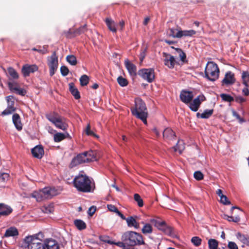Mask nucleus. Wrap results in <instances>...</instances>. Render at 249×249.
<instances>
[{
	"label": "nucleus",
	"instance_id": "1",
	"mask_svg": "<svg viewBox=\"0 0 249 249\" xmlns=\"http://www.w3.org/2000/svg\"><path fill=\"white\" fill-rule=\"evenodd\" d=\"M43 234L39 232L37 234L29 235L24 239V243L27 249H44Z\"/></svg>",
	"mask_w": 249,
	"mask_h": 249
},
{
	"label": "nucleus",
	"instance_id": "2",
	"mask_svg": "<svg viewBox=\"0 0 249 249\" xmlns=\"http://www.w3.org/2000/svg\"><path fill=\"white\" fill-rule=\"evenodd\" d=\"M74 186L78 191L90 192L92 190V181L86 175H79L73 180Z\"/></svg>",
	"mask_w": 249,
	"mask_h": 249
},
{
	"label": "nucleus",
	"instance_id": "3",
	"mask_svg": "<svg viewBox=\"0 0 249 249\" xmlns=\"http://www.w3.org/2000/svg\"><path fill=\"white\" fill-rule=\"evenodd\" d=\"M135 103V107L131 109L132 114L146 124L148 113L145 103L140 98H136Z\"/></svg>",
	"mask_w": 249,
	"mask_h": 249
},
{
	"label": "nucleus",
	"instance_id": "4",
	"mask_svg": "<svg viewBox=\"0 0 249 249\" xmlns=\"http://www.w3.org/2000/svg\"><path fill=\"white\" fill-rule=\"evenodd\" d=\"M122 238L126 244L129 246L143 245L144 242L142 235L135 231H128L124 232Z\"/></svg>",
	"mask_w": 249,
	"mask_h": 249
},
{
	"label": "nucleus",
	"instance_id": "5",
	"mask_svg": "<svg viewBox=\"0 0 249 249\" xmlns=\"http://www.w3.org/2000/svg\"><path fill=\"white\" fill-rule=\"evenodd\" d=\"M58 193V191L53 187H46L38 192H34L32 196L35 198L37 201H41L44 199L51 198Z\"/></svg>",
	"mask_w": 249,
	"mask_h": 249
},
{
	"label": "nucleus",
	"instance_id": "6",
	"mask_svg": "<svg viewBox=\"0 0 249 249\" xmlns=\"http://www.w3.org/2000/svg\"><path fill=\"white\" fill-rule=\"evenodd\" d=\"M46 118L52 122L56 127L64 131L67 129L68 127V121L65 118L55 113L47 114Z\"/></svg>",
	"mask_w": 249,
	"mask_h": 249
},
{
	"label": "nucleus",
	"instance_id": "7",
	"mask_svg": "<svg viewBox=\"0 0 249 249\" xmlns=\"http://www.w3.org/2000/svg\"><path fill=\"white\" fill-rule=\"evenodd\" d=\"M219 70L216 64L210 61L206 65L205 70V77L210 81H214L218 79Z\"/></svg>",
	"mask_w": 249,
	"mask_h": 249
},
{
	"label": "nucleus",
	"instance_id": "8",
	"mask_svg": "<svg viewBox=\"0 0 249 249\" xmlns=\"http://www.w3.org/2000/svg\"><path fill=\"white\" fill-rule=\"evenodd\" d=\"M47 64L50 69V75L52 76L57 71L58 66V57L55 52H53L51 56L48 57Z\"/></svg>",
	"mask_w": 249,
	"mask_h": 249
},
{
	"label": "nucleus",
	"instance_id": "9",
	"mask_svg": "<svg viewBox=\"0 0 249 249\" xmlns=\"http://www.w3.org/2000/svg\"><path fill=\"white\" fill-rule=\"evenodd\" d=\"M205 100L206 98L204 95L200 94L187 105L192 111L196 112L198 110L201 103Z\"/></svg>",
	"mask_w": 249,
	"mask_h": 249
},
{
	"label": "nucleus",
	"instance_id": "10",
	"mask_svg": "<svg viewBox=\"0 0 249 249\" xmlns=\"http://www.w3.org/2000/svg\"><path fill=\"white\" fill-rule=\"evenodd\" d=\"M139 74L149 83L152 82L155 78L154 71L152 69H144L139 71Z\"/></svg>",
	"mask_w": 249,
	"mask_h": 249
},
{
	"label": "nucleus",
	"instance_id": "11",
	"mask_svg": "<svg viewBox=\"0 0 249 249\" xmlns=\"http://www.w3.org/2000/svg\"><path fill=\"white\" fill-rule=\"evenodd\" d=\"M158 229L162 231L167 235H171L172 230L171 228L167 226L163 221H158L154 219L151 221Z\"/></svg>",
	"mask_w": 249,
	"mask_h": 249
},
{
	"label": "nucleus",
	"instance_id": "12",
	"mask_svg": "<svg viewBox=\"0 0 249 249\" xmlns=\"http://www.w3.org/2000/svg\"><path fill=\"white\" fill-rule=\"evenodd\" d=\"M44 249H59V244L57 241L52 238L46 239L43 241Z\"/></svg>",
	"mask_w": 249,
	"mask_h": 249
},
{
	"label": "nucleus",
	"instance_id": "13",
	"mask_svg": "<svg viewBox=\"0 0 249 249\" xmlns=\"http://www.w3.org/2000/svg\"><path fill=\"white\" fill-rule=\"evenodd\" d=\"M85 162H88V161L87 158H86V155L84 152L82 154L78 155L76 157H74L72 159L71 163V166L73 167L77 166V165Z\"/></svg>",
	"mask_w": 249,
	"mask_h": 249
},
{
	"label": "nucleus",
	"instance_id": "14",
	"mask_svg": "<svg viewBox=\"0 0 249 249\" xmlns=\"http://www.w3.org/2000/svg\"><path fill=\"white\" fill-rule=\"evenodd\" d=\"M38 67L34 65H24L21 69V72L24 77H27L31 73H33L38 70Z\"/></svg>",
	"mask_w": 249,
	"mask_h": 249
},
{
	"label": "nucleus",
	"instance_id": "15",
	"mask_svg": "<svg viewBox=\"0 0 249 249\" xmlns=\"http://www.w3.org/2000/svg\"><path fill=\"white\" fill-rule=\"evenodd\" d=\"M194 97L192 92L182 91L180 94L181 101L186 104H188L193 99Z\"/></svg>",
	"mask_w": 249,
	"mask_h": 249
},
{
	"label": "nucleus",
	"instance_id": "16",
	"mask_svg": "<svg viewBox=\"0 0 249 249\" xmlns=\"http://www.w3.org/2000/svg\"><path fill=\"white\" fill-rule=\"evenodd\" d=\"M234 74L231 71L226 73L225 77L222 81V85H232L235 82Z\"/></svg>",
	"mask_w": 249,
	"mask_h": 249
},
{
	"label": "nucleus",
	"instance_id": "17",
	"mask_svg": "<svg viewBox=\"0 0 249 249\" xmlns=\"http://www.w3.org/2000/svg\"><path fill=\"white\" fill-rule=\"evenodd\" d=\"M163 56L165 57L164 61L165 65L170 69L173 68L176 62L174 56L166 53H163Z\"/></svg>",
	"mask_w": 249,
	"mask_h": 249
},
{
	"label": "nucleus",
	"instance_id": "18",
	"mask_svg": "<svg viewBox=\"0 0 249 249\" xmlns=\"http://www.w3.org/2000/svg\"><path fill=\"white\" fill-rule=\"evenodd\" d=\"M12 98V97L8 96L7 97L8 102L7 107L2 112V115H7L12 114L15 110V107H13L14 102L10 100Z\"/></svg>",
	"mask_w": 249,
	"mask_h": 249
},
{
	"label": "nucleus",
	"instance_id": "19",
	"mask_svg": "<svg viewBox=\"0 0 249 249\" xmlns=\"http://www.w3.org/2000/svg\"><path fill=\"white\" fill-rule=\"evenodd\" d=\"M44 153V149L40 145H37L32 149L33 156L37 159H41L43 156Z\"/></svg>",
	"mask_w": 249,
	"mask_h": 249
},
{
	"label": "nucleus",
	"instance_id": "20",
	"mask_svg": "<svg viewBox=\"0 0 249 249\" xmlns=\"http://www.w3.org/2000/svg\"><path fill=\"white\" fill-rule=\"evenodd\" d=\"M124 64L129 74L131 76H135L136 75V67L133 64L129 62L128 59L125 60Z\"/></svg>",
	"mask_w": 249,
	"mask_h": 249
},
{
	"label": "nucleus",
	"instance_id": "21",
	"mask_svg": "<svg viewBox=\"0 0 249 249\" xmlns=\"http://www.w3.org/2000/svg\"><path fill=\"white\" fill-rule=\"evenodd\" d=\"M18 235V229L14 227H11L6 229L4 237H15Z\"/></svg>",
	"mask_w": 249,
	"mask_h": 249
},
{
	"label": "nucleus",
	"instance_id": "22",
	"mask_svg": "<svg viewBox=\"0 0 249 249\" xmlns=\"http://www.w3.org/2000/svg\"><path fill=\"white\" fill-rule=\"evenodd\" d=\"M12 212V208L3 203H0V215H7Z\"/></svg>",
	"mask_w": 249,
	"mask_h": 249
},
{
	"label": "nucleus",
	"instance_id": "23",
	"mask_svg": "<svg viewBox=\"0 0 249 249\" xmlns=\"http://www.w3.org/2000/svg\"><path fill=\"white\" fill-rule=\"evenodd\" d=\"M13 122L18 130H21L22 128V124L20 122V117L18 114H14L12 117Z\"/></svg>",
	"mask_w": 249,
	"mask_h": 249
},
{
	"label": "nucleus",
	"instance_id": "24",
	"mask_svg": "<svg viewBox=\"0 0 249 249\" xmlns=\"http://www.w3.org/2000/svg\"><path fill=\"white\" fill-rule=\"evenodd\" d=\"M125 220L128 227H133L135 229H138L140 227L139 223L134 217L130 216L125 219Z\"/></svg>",
	"mask_w": 249,
	"mask_h": 249
},
{
	"label": "nucleus",
	"instance_id": "25",
	"mask_svg": "<svg viewBox=\"0 0 249 249\" xmlns=\"http://www.w3.org/2000/svg\"><path fill=\"white\" fill-rule=\"evenodd\" d=\"M175 136V133L170 128H166L163 132V137L164 138L172 140Z\"/></svg>",
	"mask_w": 249,
	"mask_h": 249
},
{
	"label": "nucleus",
	"instance_id": "26",
	"mask_svg": "<svg viewBox=\"0 0 249 249\" xmlns=\"http://www.w3.org/2000/svg\"><path fill=\"white\" fill-rule=\"evenodd\" d=\"M69 89L71 93L74 97L76 99H78L80 98L79 92L77 89L74 86L73 83H71L69 84Z\"/></svg>",
	"mask_w": 249,
	"mask_h": 249
},
{
	"label": "nucleus",
	"instance_id": "27",
	"mask_svg": "<svg viewBox=\"0 0 249 249\" xmlns=\"http://www.w3.org/2000/svg\"><path fill=\"white\" fill-rule=\"evenodd\" d=\"M106 24L110 31L113 33H115L117 31L116 27V23L111 18H107L106 19Z\"/></svg>",
	"mask_w": 249,
	"mask_h": 249
},
{
	"label": "nucleus",
	"instance_id": "28",
	"mask_svg": "<svg viewBox=\"0 0 249 249\" xmlns=\"http://www.w3.org/2000/svg\"><path fill=\"white\" fill-rule=\"evenodd\" d=\"M69 136V134L68 133H57L53 136V139L55 142H60L65 139L67 137Z\"/></svg>",
	"mask_w": 249,
	"mask_h": 249
},
{
	"label": "nucleus",
	"instance_id": "29",
	"mask_svg": "<svg viewBox=\"0 0 249 249\" xmlns=\"http://www.w3.org/2000/svg\"><path fill=\"white\" fill-rule=\"evenodd\" d=\"M213 113V109H206L202 113L197 112L196 116L197 118H201L203 119L209 118Z\"/></svg>",
	"mask_w": 249,
	"mask_h": 249
},
{
	"label": "nucleus",
	"instance_id": "30",
	"mask_svg": "<svg viewBox=\"0 0 249 249\" xmlns=\"http://www.w3.org/2000/svg\"><path fill=\"white\" fill-rule=\"evenodd\" d=\"M241 78L243 85L245 87H249V72L248 71H243L242 72Z\"/></svg>",
	"mask_w": 249,
	"mask_h": 249
},
{
	"label": "nucleus",
	"instance_id": "31",
	"mask_svg": "<svg viewBox=\"0 0 249 249\" xmlns=\"http://www.w3.org/2000/svg\"><path fill=\"white\" fill-rule=\"evenodd\" d=\"M142 224H143V226L142 229V232L144 234L151 233L153 231V228L151 224L149 223H144L143 222H142Z\"/></svg>",
	"mask_w": 249,
	"mask_h": 249
},
{
	"label": "nucleus",
	"instance_id": "32",
	"mask_svg": "<svg viewBox=\"0 0 249 249\" xmlns=\"http://www.w3.org/2000/svg\"><path fill=\"white\" fill-rule=\"evenodd\" d=\"M173 148L175 152H178L180 154L185 148L183 142L181 140H179L177 145Z\"/></svg>",
	"mask_w": 249,
	"mask_h": 249
},
{
	"label": "nucleus",
	"instance_id": "33",
	"mask_svg": "<svg viewBox=\"0 0 249 249\" xmlns=\"http://www.w3.org/2000/svg\"><path fill=\"white\" fill-rule=\"evenodd\" d=\"M169 36L174 38H180V30L171 28L169 29Z\"/></svg>",
	"mask_w": 249,
	"mask_h": 249
},
{
	"label": "nucleus",
	"instance_id": "34",
	"mask_svg": "<svg viewBox=\"0 0 249 249\" xmlns=\"http://www.w3.org/2000/svg\"><path fill=\"white\" fill-rule=\"evenodd\" d=\"M7 72L8 75L13 79H17L18 78V74L16 71L12 67H9L7 69Z\"/></svg>",
	"mask_w": 249,
	"mask_h": 249
},
{
	"label": "nucleus",
	"instance_id": "35",
	"mask_svg": "<svg viewBox=\"0 0 249 249\" xmlns=\"http://www.w3.org/2000/svg\"><path fill=\"white\" fill-rule=\"evenodd\" d=\"M84 153L86 155L88 162L97 160L96 157L95 156V153L94 151H89L88 152H85Z\"/></svg>",
	"mask_w": 249,
	"mask_h": 249
},
{
	"label": "nucleus",
	"instance_id": "36",
	"mask_svg": "<svg viewBox=\"0 0 249 249\" xmlns=\"http://www.w3.org/2000/svg\"><path fill=\"white\" fill-rule=\"evenodd\" d=\"M74 224L77 228L79 230H82L86 228V223L82 220L76 219L74 220Z\"/></svg>",
	"mask_w": 249,
	"mask_h": 249
},
{
	"label": "nucleus",
	"instance_id": "37",
	"mask_svg": "<svg viewBox=\"0 0 249 249\" xmlns=\"http://www.w3.org/2000/svg\"><path fill=\"white\" fill-rule=\"evenodd\" d=\"M42 211L46 213H51L54 211L53 205L50 204L43 206L41 208Z\"/></svg>",
	"mask_w": 249,
	"mask_h": 249
},
{
	"label": "nucleus",
	"instance_id": "38",
	"mask_svg": "<svg viewBox=\"0 0 249 249\" xmlns=\"http://www.w3.org/2000/svg\"><path fill=\"white\" fill-rule=\"evenodd\" d=\"M196 32L193 30H180V38L183 36H192L195 35Z\"/></svg>",
	"mask_w": 249,
	"mask_h": 249
},
{
	"label": "nucleus",
	"instance_id": "39",
	"mask_svg": "<svg viewBox=\"0 0 249 249\" xmlns=\"http://www.w3.org/2000/svg\"><path fill=\"white\" fill-rule=\"evenodd\" d=\"M209 249H217L218 242L214 239H210L208 242Z\"/></svg>",
	"mask_w": 249,
	"mask_h": 249
},
{
	"label": "nucleus",
	"instance_id": "40",
	"mask_svg": "<svg viewBox=\"0 0 249 249\" xmlns=\"http://www.w3.org/2000/svg\"><path fill=\"white\" fill-rule=\"evenodd\" d=\"M66 60L71 65L74 66L77 64V60L75 56L73 55H68Z\"/></svg>",
	"mask_w": 249,
	"mask_h": 249
},
{
	"label": "nucleus",
	"instance_id": "41",
	"mask_svg": "<svg viewBox=\"0 0 249 249\" xmlns=\"http://www.w3.org/2000/svg\"><path fill=\"white\" fill-rule=\"evenodd\" d=\"M171 48L176 50L177 53L178 54L180 60L182 62H184L186 58V55L185 53L179 48H175L174 47H172Z\"/></svg>",
	"mask_w": 249,
	"mask_h": 249
},
{
	"label": "nucleus",
	"instance_id": "42",
	"mask_svg": "<svg viewBox=\"0 0 249 249\" xmlns=\"http://www.w3.org/2000/svg\"><path fill=\"white\" fill-rule=\"evenodd\" d=\"M80 82L82 86H86L89 82V77L87 75H83L80 78Z\"/></svg>",
	"mask_w": 249,
	"mask_h": 249
},
{
	"label": "nucleus",
	"instance_id": "43",
	"mask_svg": "<svg viewBox=\"0 0 249 249\" xmlns=\"http://www.w3.org/2000/svg\"><path fill=\"white\" fill-rule=\"evenodd\" d=\"M220 97L225 102H231L234 100L233 98L229 94L222 93L220 94Z\"/></svg>",
	"mask_w": 249,
	"mask_h": 249
},
{
	"label": "nucleus",
	"instance_id": "44",
	"mask_svg": "<svg viewBox=\"0 0 249 249\" xmlns=\"http://www.w3.org/2000/svg\"><path fill=\"white\" fill-rule=\"evenodd\" d=\"M134 199L137 202L138 205L139 207H141L143 206V200L142 199L141 196L139 194H134Z\"/></svg>",
	"mask_w": 249,
	"mask_h": 249
},
{
	"label": "nucleus",
	"instance_id": "45",
	"mask_svg": "<svg viewBox=\"0 0 249 249\" xmlns=\"http://www.w3.org/2000/svg\"><path fill=\"white\" fill-rule=\"evenodd\" d=\"M201 242L202 240L197 236H194L191 239V242L196 247L200 246Z\"/></svg>",
	"mask_w": 249,
	"mask_h": 249
},
{
	"label": "nucleus",
	"instance_id": "46",
	"mask_svg": "<svg viewBox=\"0 0 249 249\" xmlns=\"http://www.w3.org/2000/svg\"><path fill=\"white\" fill-rule=\"evenodd\" d=\"M118 84L122 87L126 86L128 84L127 80L122 76H119L117 78Z\"/></svg>",
	"mask_w": 249,
	"mask_h": 249
},
{
	"label": "nucleus",
	"instance_id": "47",
	"mask_svg": "<svg viewBox=\"0 0 249 249\" xmlns=\"http://www.w3.org/2000/svg\"><path fill=\"white\" fill-rule=\"evenodd\" d=\"M85 132L87 135L92 136L94 137L98 138V136L90 130V126L89 124L87 125V127L85 130Z\"/></svg>",
	"mask_w": 249,
	"mask_h": 249
},
{
	"label": "nucleus",
	"instance_id": "48",
	"mask_svg": "<svg viewBox=\"0 0 249 249\" xmlns=\"http://www.w3.org/2000/svg\"><path fill=\"white\" fill-rule=\"evenodd\" d=\"M194 177L197 180H200L203 178V175L200 171L195 172L194 174Z\"/></svg>",
	"mask_w": 249,
	"mask_h": 249
},
{
	"label": "nucleus",
	"instance_id": "49",
	"mask_svg": "<svg viewBox=\"0 0 249 249\" xmlns=\"http://www.w3.org/2000/svg\"><path fill=\"white\" fill-rule=\"evenodd\" d=\"M60 72L63 76H66L68 74L69 70L66 66H63L60 68Z\"/></svg>",
	"mask_w": 249,
	"mask_h": 249
},
{
	"label": "nucleus",
	"instance_id": "50",
	"mask_svg": "<svg viewBox=\"0 0 249 249\" xmlns=\"http://www.w3.org/2000/svg\"><path fill=\"white\" fill-rule=\"evenodd\" d=\"M220 202L224 205H229L231 204V202L228 200L227 197L223 195L220 197Z\"/></svg>",
	"mask_w": 249,
	"mask_h": 249
},
{
	"label": "nucleus",
	"instance_id": "51",
	"mask_svg": "<svg viewBox=\"0 0 249 249\" xmlns=\"http://www.w3.org/2000/svg\"><path fill=\"white\" fill-rule=\"evenodd\" d=\"M9 174L5 173H3L0 175V181L5 182L9 178Z\"/></svg>",
	"mask_w": 249,
	"mask_h": 249
},
{
	"label": "nucleus",
	"instance_id": "52",
	"mask_svg": "<svg viewBox=\"0 0 249 249\" xmlns=\"http://www.w3.org/2000/svg\"><path fill=\"white\" fill-rule=\"evenodd\" d=\"M14 91L17 93V94L21 95H24L26 93V91L23 89L19 88L18 86V87H16V89L14 90Z\"/></svg>",
	"mask_w": 249,
	"mask_h": 249
},
{
	"label": "nucleus",
	"instance_id": "53",
	"mask_svg": "<svg viewBox=\"0 0 249 249\" xmlns=\"http://www.w3.org/2000/svg\"><path fill=\"white\" fill-rule=\"evenodd\" d=\"M32 50L34 51H37L38 53H42V54H45L47 53V50L44 47H43L42 48H41V49H36V48H34L32 49Z\"/></svg>",
	"mask_w": 249,
	"mask_h": 249
},
{
	"label": "nucleus",
	"instance_id": "54",
	"mask_svg": "<svg viewBox=\"0 0 249 249\" xmlns=\"http://www.w3.org/2000/svg\"><path fill=\"white\" fill-rule=\"evenodd\" d=\"M228 246L229 249H238L237 245L233 242H229Z\"/></svg>",
	"mask_w": 249,
	"mask_h": 249
},
{
	"label": "nucleus",
	"instance_id": "55",
	"mask_svg": "<svg viewBox=\"0 0 249 249\" xmlns=\"http://www.w3.org/2000/svg\"><path fill=\"white\" fill-rule=\"evenodd\" d=\"M8 86L11 90L13 91L16 89V87H18L17 83L14 82H9Z\"/></svg>",
	"mask_w": 249,
	"mask_h": 249
},
{
	"label": "nucleus",
	"instance_id": "56",
	"mask_svg": "<svg viewBox=\"0 0 249 249\" xmlns=\"http://www.w3.org/2000/svg\"><path fill=\"white\" fill-rule=\"evenodd\" d=\"M107 208L110 211L115 212L116 213L118 211V209L114 205L112 204L107 205Z\"/></svg>",
	"mask_w": 249,
	"mask_h": 249
},
{
	"label": "nucleus",
	"instance_id": "57",
	"mask_svg": "<svg viewBox=\"0 0 249 249\" xmlns=\"http://www.w3.org/2000/svg\"><path fill=\"white\" fill-rule=\"evenodd\" d=\"M235 101L239 103H242L245 102L246 100L245 98H243V97L241 96H238L235 97Z\"/></svg>",
	"mask_w": 249,
	"mask_h": 249
},
{
	"label": "nucleus",
	"instance_id": "58",
	"mask_svg": "<svg viewBox=\"0 0 249 249\" xmlns=\"http://www.w3.org/2000/svg\"><path fill=\"white\" fill-rule=\"evenodd\" d=\"M96 211V207L94 206L90 207L88 210V213L90 216H92Z\"/></svg>",
	"mask_w": 249,
	"mask_h": 249
},
{
	"label": "nucleus",
	"instance_id": "59",
	"mask_svg": "<svg viewBox=\"0 0 249 249\" xmlns=\"http://www.w3.org/2000/svg\"><path fill=\"white\" fill-rule=\"evenodd\" d=\"M232 114H233V115L234 116H235L239 121V122L240 123H242V122H244V120L243 118H241L237 112L233 111L232 112Z\"/></svg>",
	"mask_w": 249,
	"mask_h": 249
},
{
	"label": "nucleus",
	"instance_id": "60",
	"mask_svg": "<svg viewBox=\"0 0 249 249\" xmlns=\"http://www.w3.org/2000/svg\"><path fill=\"white\" fill-rule=\"evenodd\" d=\"M145 51H146V49H144L142 52L141 53H140V59L141 60V62H142L143 60V59L145 57Z\"/></svg>",
	"mask_w": 249,
	"mask_h": 249
},
{
	"label": "nucleus",
	"instance_id": "61",
	"mask_svg": "<svg viewBox=\"0 0 249 249\" xmlns=\"http://www.w3.org/2000/svg\"><path fill=\"white\" fill-rule=\"evenodd\" d=\"M242 93L246 96L249 95V90L248 89V87H245V88L242 89Z\"/></svg>",
	"mask_w": 249,
	"mask_h": 249
},
{
	"label": "nucleus",
	"instance_id": "62",
	"mask_svg": "<svg viewBox=\"0 0 249 249\" xmlns=\"http://www.w3.org/2000/svg\"><path fill=\"white\" fill-rule=\"evenodd\" d=\"M232 220L233 222H238L240 221V218L239 216H237L235 217H233V219H232Z\"/></svg>",
	"mask_w": 249,
	"mask_h": 249
},
{
	"label": "nucleus",
	"instance_id": "63",
	"mask_svg": "<svg viewBox=\"0 0 249 249\" xmlns=\"http://www.w3.org/2000/svg\"><path fill=\"white\" fill-rule=\"evenodd\" d=\"M216 194L220 197L224 195L222 194V191L221 189H218L216 191Z\"/></svg>",
	"mask_w": 249,
	"mask_h": 249
},
{
	"label": "nucleus",
	"instance_id": "64",
	"mask_svg": "<svg viewBox=\"0 0 249 249\" xmlns=\"http://www.w3.org/2000/svg\"><path fill=\"white\" fill-rule=\"evenodd\" d=\"M153 132L156 134L157 136H160V132L156 128H154L152 130Z\"/></svg>",
	"mask_w": 249,
	"mask_h": 249
}]
</instances>
